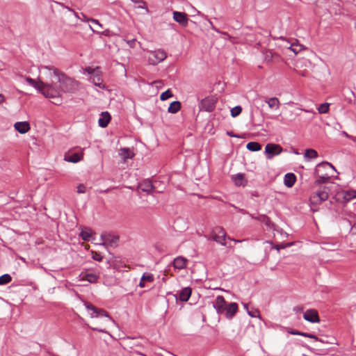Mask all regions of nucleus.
I'll list each match as a JSON object with an SVG mask.
<instances>
[{
  "label": "nucleus",
  "instance_id": "1",
  "mask_svg": "<svg viewBox=\"0 0 356 356\" xmlns=\"http://www.w3.org/2000/svg\"><path fill=\"white\" fill-rule=\"evenodd\" d=\"M43 68L47 70L45 74L49 77L50 83H44L40 79L35 80L31 77H26V81L46 98L51 99L53 104L60 105L63 102L62 90L59 88V83L54 82L56 78L52 71V67L44 66Z\"/></svg>",
  "mask_w": 356,
  "mask_h": 356
},
{
  "label": "nucleus",
  "instance_id": "2",
  "mask_svg": "<svg viewBox=\"0 0 356 356\" xmlns=\"http://www.w3.org/2000/svg\"><path fill=\"white\" fill-rule=\"evenodd\" d=\"M52 71L56 78L54 82L59 83V88L62 90V92L72 93L78 90L79 83L77 81L67 76L65 74L54 67H52Z\"/></svg>",
  "mask_w": 356,
  "mask_h": 356
},
{
  "label": "nucleus",
  "instance_id": "3",
  "mask_svg": "<svg viewBox=\"0 0 356 356\" xmlns=\"http://www.w3.org/2000/svg\"><path fill=\"white\" fill-rule=\"evenodd\" d=\"M86 307L90 311V316L92 318H99V322H94L92 330L100 332H105L104 326L112 319L104 309L97 308L90 303H86Z\"/></svg>",
  "mask_w": 356,
  "mask_h": 356
},
{
  "label": "nucleus",
  "instance_id": "4",
  "mask_svg": "<svg viewBox=\"0 0 356 356\" xmlns=\"http://www.w3.org/2000/svg\"><path fill=\"white\" fill-rule=\"evenodd\" d=\"M335 170L334 166L328 162H322L318 164L315 169L316 184L325 183L332 176L331 172Z\"/></svg>",
  "mask_w": 356,
  "mask_h": 356
},
{
  "label": "nucleus",
  "instance_id": "5",
  "mask_svg": "<svg viewBox=\"0 0 356 356\" xmlns=\"http://www.w3.org/2000/svg\"><path fill=\"white\" fill-rule=\"evenodd\" d=\"M330 186H322L310 197L312 204L317 205L327 200Z\"/></svg>",
  "mask_w": 356,
  "mask_h": 356
},
{
  "label": "nucleus",
  "instance_id": "6",
  "mask_svg": "<svg viewBox=\"0 0 356 356\" xmlns=\"http://www.w3.org/2000/svg\"><path fill=\"white\" fill-rule=\"evenodd\" d=\"M167 57L166 52L163 49L149 51L148 62L150 65H156L163 61Z\"/></svg>",
  "mask_w": 356,
  "mask_h": 356
},
{
  "label": "nucleus",
  "instance_id": "7",
  "mask_svg": "<svg viewBox=\"0 0 356 356\" xmlns=\"http://www.w3.org/2000/svg\"><path fill=\"white\" fill-rule=\"evenodd\" d=\"M356 198V190H341L336 193V199L338 202L346 203Z\"/></svg>",
  "mask_w": 356,
  "mask_h": 356
},
{
  "label": "nucleus",
  "instance_id": "8",
  "mask_svg": "<svg viewBox=\"0 0 356 356\" xmlns=\"http://www.w3.org/2000/svg\"><path fill=\"white\" fill-rule=\"evenodd\" d=\"M227 236V234L225 229L221 227H216L213 228L211 232V238L216 241V243L225 245V238Z\"/></svg>",
  "mask_w": 356,
  "mask_h": 356
},
{
  "label": "nucleus",
  "instance_id": "9",
  "mask_svg": "<svg viewBox=\"0 0 356 356\" xmlns=\"http://www.w3.org/2000/svg\"><path fill=\"white\" fill-rule=\"evenodd\" d=\"M283 151L281 145L274 143H268L265 147V152L268 154V159H272L274 156L280 154Z\"/></svg>",
  "mask_w": 356,
  "mask_h": 356
},
{
  "label": "nucleus",
  "instance_id": "10",
  "mask_svg": "<svg viewBox=\"0 0 356 356\" xmlns=\"http://www.w3.org/2000/svg\"><path fill=\"white\" fill-rule=\"evenodd\" d=\"M216 102L217 99L214 97H206L201 101L200 108L207 112H211L214 110Z\"/></svg>",
  "mask_w": 356,
  "mask_h": 356
},
{
  "label": "nucleus",
  "instance_id": "11",
  "mask_svg": "<svg viewBox=\"0 0 356 356\" xmlns=\"http://www.w3.org/2000/svg\"><path fill=\"white\" fill-rule=\"evenodd\" d=\"M304 319L311 323H319L320 318L318 314L315 309L307 310L303 315Z\"/></svg>",
  "mask_w": 356,
  "mask_h": 356
},
{
  "label": "nucleus",
  "instance_id": "12",
  "mask_svg": "<svg viewBox=\"0 0 356 356\" xmlns=\"http://www.w3.org/2000/svg\"><path fill=\"white\" fill-rule=\"evenodd\" d=\"M173 19L184 26H186L188 24V15L185 13L174 11L173 12Z\"/></svg>",
  "mask_w": 356,
  "mask_h": 356
},
{
  "label": "nucleus",
  "instance_id": "13",
  "mask_svg": "<svg viewBox=\"0 0 356 356\" xmlns=\"http://www.w3.org/2000/svg\"><path fill=\"white\" fill-rule=\"evenodd\" d=\"M238 311V305L236 302H231L227 304L225 309V313L226 318L231 319L234 317Z\"/></svg>",
  "mask_w": 356,
  "mask_h": 356
},
{
  "label": "nucleus",
  "instance_id": "14",
  "mask_svg": "<svg viewBox=\"0 0 356 356\" xmlns=\"http://www.w3.org/2000/svg\"><path fill=\"white\" fill-rule=\"evenodd\" d=\"M15 129L20 134H24L30 130V124L28 122H17L14 124Z\"/></svg>",
  "mask_w": 356,
  "mask_h": 356
},
{
  "label": "nucleus",
  "instance_id": "15",
  "mask_svg": "<svg viewBox=\"0 0 356 356\" xmlns=\"http://www.w3.org/2000/svg\"><path fill=\"white\" fill-rule=\"evenodd\" d=\"M227 304L225 301V298L222 296H217L216 299V305L215 307L218 313H222L225 312V309L227 307Z\"/></svg>",
  "mask_w": 356,
  "mask_h": 356
},
{
  "label": "nucleus",
  "instance_id": "16",
  "mask_svg": "<svg viewBox=\"0 0 356 356\" xmlns=\"http://www.w3.org/2000/svg\"><path fill=\"white\" fill-rule=\"evenodd\" d=\"M154 277L152 274L145 273H143V275H142V277L140 278L138 286L140 288H144L147 286V284H146L147 282L152 283L154 282Z\"/></svg>",
  "mask_w": 356,
  "mask_h": 356
},
{
  "label": "nucleus",
  "instance_id": "17",
  "mask_svg": "<svg viewBox=\"0 0 356 356\" xmlns=\"http://www.w3.org/2000/svg\"><path fill=\"white\" fill-rule=\"evenodd\" d=\"M111 119V115L108 112H102L101 114V117L98 120L99 125L101 127H106L108 126Z\"/></svg>",
  "mask_w": 356,
  "mask_h": 356
},
{
  "label": "nucleus",
  "instance_id": "18",
  "mask_svg": "<svg viewBox=\"0 0 356 356\" xmlns=\"http://www.w3.org/2000/svg\"><path fill=\"white\" fill-rule=\"evenodd\" d=\"M188 260L183 257H178L173 261V266L177 269H184L186 267Z\"/></svg>",
  "mask_w": 356,
  "mask_h": 356
},
{
  "label": "nucleus",
  "instance_id": "19",
  "mask_svg": "<svg viewBox=\"0 0 356 356\" xmlns=\"http://www.w3.org/2000/svg\"><path fill=\"white\" fill-rule=\"evenodd\" d=\"M81 280H87L90 283H95L99 279V275L95 273H86L80 275Z\"/></svg>",
  "mask_w": 356,
  "mask_h": 356
},
{
  "label": "nucleus",
  "instance_id": "20",
  "mask_svg": "<svg viewBox=\"0 0 356 356\" xmlns=\"http://www.w3.org/2000/svg\"><path fill=\"white\" fill-rule=\"evenodd\" d=\"M154 189V186L149 180H145L138 185V190L148 193H151Z\"/></svg>",
  "mask_w": 356,
  "mask_h": 356
},
{
  "label": "nucleus",
  "instance_id": "21",
  "mask_svg": "<svg viewBox=\"0 0 356 356\" xmlns=\"http://www.w3.org/2000/svg\"><path fill=\"white\" fill-rule=\"evenodd\" d=\"M296 181V177L293 173H287L284 176V184L288 188L292 187Z\"/></svg>",
  "mask_w": 356,
  "mask_h": 356
},
{
  "label": "nucleus",
  "instance_id": "22",
  "mask_svg": "<svg viewBox=\"0 0 356 356\" xmlns=\"http://www.w3.org/2000/svg\"><path fill=\"white\" fill-rule=\"evenodd\" d=\"M265 102L267 103L268 107L270 109H279L280 106V102L278 98L277 97H270L268 98L265 100Z\"/></svg>",
  "mask_w": 356,
  "mask_h": 356
},
{
  "label": "nucleus",
  "instance_id": "23",
  "mask_svg": "<svg viewBox=\"0 0 356 356\" xmlns=\"http://www.w3.org/2000/svg\"><path fill=\"white\" fill-rule=\"evenodd\" d=\"M83 154L81 153V154H78V153H74L71 155H65V161H67V162H71V163H77L79 161H80L81 160H82L83 159Z\"/></svg>",
  "mask_w": 356,
  "mask_h": 356
},
{
  "label": "nucleus",
  "instance_id": "24",
  "mask_svg": "<svg viewBox=\"0 0 356 356\" xmlns=\"http://www.w3.org/2000/svg\"><path fill=\"white\" fill-rule=\"evenodd\" d=\"M191 289L189 287L184 288L179 293V300L183 302H186L188 300L191 296Z\"/></svg>",
  "mask_w": 356,
  "mask_h": 356
},
{
  "label": "nucleus",
  "instance_id": "25",
  "mask_svg": "<svg viewBox=\"0 0 356 356\" xmlns=\"http://www.w3.org/2000/svg\"><path fill=\"white\" fill-rule=\"evenodd\" d=\"M232 179L234 181L235 185L238 186H245L246 184V181L243 174H238L233 176Z\"/></svg>",
  "mask_w": 356,
  "mask_h": 356
},
{
  "label": "nucleus",
  "instance_id": "26",
  "mask_svg": "<svg viewBox=\"0 0 356 356\" xmlns=\"http://www.w3.org/2000/svg\"><path fill=\"white\" fill-rule=\"evenodd\" d=\"M120 155L125 161L128 159H131L134 156V154L129 148H122L120 150Z\"/></svg>",
  "mask_w": 356,
  "mask_h": 356
},
{
  "label": "nucleus",
  "instance_id": "27",
  "mask_svg": "<svg viewBox=\"0 0 356 356\" xmlns=\"http://www.w3.org/2000/svg\"><path fill=\"white\" fill-rule=\"evenodd\" d=\"M181 109V103L179 101L172 102L168 109L170 113H176Z\"/></svg>",
  "mask_w": 356,
  "mask_h": 356
},
{
  "label": "nucleus",
  "instance_id": "28",
  "mask_svg": "<svg viewBox=\"0 0 356 356\" xmlns=\"http://www.w3.org/2000/svg\"><path fill=\"white\" fill-rule=\"evenodd\" d=\"M92 231L90 228H84L81 230L80 233V236L82 238L83 241H90V237L92 236Z\"/></svg>",
  "mask_w": 356,
  "mask_h": 356
},
{
  "label": "nucleus",
  "instance_id": "29",
  "mask_svg": "<svg viewBox=\"0 0 356 356\" xmlns=\"http://www.w3.org/2000/svg\"><path fill=\"white\" fill-rule=\"evenodd\" d=\"M248 150L252 152H257L261 149V145L257 142H250L246 145Z\"/></svg>",
  "mask_w": 356,
  "mask_h": 356
},
{
  "label": "nucleus",
  "instance_id": "30",
  "mask_svg": "<svg viewBox=\"0 0 356 356\" xmlns=\"http://www.w3.org/2000/svg\"><path fill=\"white\" fill-rule=\"evenodd\" d=\"M279 58V55L271 50H267L265 53V60L267 61H271L273 59H278Z\"/></svg>",
  "mask_w": 356,
  "mask_h": 356
},
{
  "label": "nucleus",
  "instance_id": "31",
  "mask_svg": "<svg viewBox=\"0 0 356 356\" xmlns=\"http://www.w3.org/2000/svg\"><path fill=\"white\" fill-rule=\"evenodd\" d=\"M318 156L317 152L314 149H307L305 152V157L308 159H315Z\"/></svg>",
  "mask_w": 356,
  "mask_h": 356
},
{
  "label": "nucleus",
  "instance_id": "32",
  "mask_svg": "<svg viewBox=\"0 0 356 356\" xmlns=\"http://www.w3.org/2000/svg\"><path fill=\"white\" fill-rule=\"evenodd\" d=\"M329 107H330L329 103L322 104L318 106V111L319 112V113H321V114L327 113L329 111Z\"/></svg>",
  "mask_w": 356,
  "mask_h": 356
},
{
  "label": "nucleus",
  "instance_id": "33",
  "mask_svg": "<svg viewBox=\"0 0 356 356\" xmlns=\"http://www.w3.org/2000/svg\"><path fill=\"white\" fill-rule=\"evenodd\" d=\"M242 112V107L240 106H236L232 108L230 111L231 115L233 118H236Z\"/></svg>",
  "mask_w": 356,
  "mask_h": 356
},
{
  "label": "nucleus",
  "instance_id": "34",
  "mask_svg": "<svg viewBox=\"0 0 356 356\" xmlns=\"http://www.w3.org/2000/svg\"><path fill=\"white\" fill-rule=\"evenodd\" d=\"M12 280V277L8 274H4L0 276V285H3L9 283Z\"/></svg>",
  "mask_w": 356,
  "mask_h": 356
},
{
  "label": "nucleus",
  "instance_id": "35",
  "mask_svg": "<svg viewBox=\"0 0 356 356\" xmlns=\"http://www.w3.org/2000/svg\"><path fill=\"white\" fill-rule=\"evenodd\" d=\"M90 21L95 25V28L90 26L92 31L99 33V30L102 29V24L97 19H90Z\"/></svg>",
  "mask_w": 356,
  "mask_h": 356
},
{
  "label": "nucleus",
  "instance_id": "36",
  "mask_svg": "<svg viewBox=\"0 0 356 356\" xmlns=\"http://www.w3.org/2000/svg\"><path fill=\"white\" fill-rule=\"evenodd\" d=\"M172 97V92L170 89H168L166 91H165L161 94L160 99L162 101H165Z\"/></svg>",
  "mask_w": 356,
  "mask_h": 356
},
{
  "label": "nucleus",
  "instance_id": "37",
  "mask_svg": "<svg viewBox=\"0 0 356 356\" xmlns=\"http://www.w3.org/2000/svg\"><path fill=\"white\" fill-rule=\"evenodd\" d=\"M289 49L294 52L296 54H297L299 51H300L303 47L302 45L298 44H291Z\"/></svg>",
  "mask_w": 356,
  "mask_h": 356
},
{
  "label": "nucleus",
  "instance_id": "38",
  "mask_svg": "<svg viewBox=\"0 0 356 356\" xmlns=\"http://www.w3.org/2000/svg\"><path fill=\"white\" fill-rule=\"evenodd\" d=\"M98 70H99L98 67H97L96 68H93L91 67H88L86 68V71L90 74H92L93 76H95L96 72L98 71Z\"/></svg>",
  "mask_w": 356,
  "mask_h": 356
},
{
  "label": "nucleus",
  "instance_id": "39",
  "mask_svg": "<svg viewBox=\"0 0 356 356\" xmlns=\"http://www.w3.org/2000/svg\"><path fill=\"white\" fill-rule=\"evenodd\" d=\"M92 259L94 260H96L98 261H101L102 260L103 257L99 253H98L97 252H92Z\"/></svg>",
  "mask_w": 356,
  "mask_h": 356
},
{
  "label": "nucleus",
  "instance_id": "40",
  "mask_svg": "<svg viewBox=\"0 0 356 356\" xmlns=\"http://www.w3.org/2000/svg\"><path fill=\"white\" fill-rule=\"evenodd\" d=\"M100 80H101V79H100V77H99L98 75H97V76H93V79H92V81H93V83H94L95 85H97V86H99L100 88H102V86H101V85H102V83H100V82H99V81H100Z\"/></svg>",
  "mask_w": 356,
  "mask_h": 356
},
{
  "label": "nucleus",
  "instance_id": "41",
  "mask_svg": "<svg viewBox=\"0 0 356 356\" xmlns=\"http://www.w3.org/2000/svg\"><path fill=\"white\" fill-rule=\"evenodd\" d=\"M248 313L252 317L261 318L259 311L257 310V309L255 310L254 312H250V311H248Z\"/></svg>",
  "mask_w": 356,
  "mask_h": 356
},
{
  "label": "nucleus",
  "instance_id": "42",
  "mask_svg": "<svg viewBox=\"0 0 356 356\" xmlns=\"http://www.w3.org/2000/svg\"><path fill=\"white\" fill-rule=\"evenodd\" d=\"M86 192V186L83 184H79L77 186V193H84Z\"/></svg>",
  "mask_w": 356,
  "mask_h": 356
},
{
  "label": "nucleus",
  "instance_id": "43",
  "mask_svg": "<svg viewBox=\"0 0 356 356\" xmlns=\"http://www.w3.org/2000/svg\"><path fill=\"white\" fill-rule=\"evenodd\" d=\"M288 332H289L291 334L300 335V336H302V334L304 333V332H299V331L293 330H290V329L288 330Z\"/></svg>",
  "mask_w": 356,
  "mask_h": 356
},
{
  "label": "nucleus",
  "instance_id": "44",
  "mask_svg": "<svg viewBox=\"0 0 356 356\" xmlns=\"http://www.w3.org/2000/svg\"><path fill=\"white\" fill-rule=\"evenodd\" d=\"M291 243H287L286 245H277L275 246V248L277 250H280V249L285 248L286 247L290 246Z\"/></svg>",
  "mask_w": 356,
  "mask_h": 356
},
{
  "label": "nucleus",
  "instance_id": "45",
  "mask_svg": "<svg viewBox=\"0 0 356 356\" xmlns=\"http://www.w3.org/2000/svg\"><path fill=\"white\" fill-rule=\"evenodd\" d=\"M136 40L135 39H133V40H127V44L129 45L130 47L133 48L135 47V44H136Z\"/></svg>",
  "mask_w": 356,
  "mask_h": 356
},
{
  "label": "nucleus",
  "instance_id": "46",
  "mask_svg": "<svg viewBox=\"0 0 356 356\" xmlns=\"http://www.w3.org/2000/svg\"><path fill=\"white\" fill-rule=\"evenodd\" d=\"M152 85H155L156 87H161V85H162V81H155L154 82H152Z\"/></svg>",
  "mask_w": 356,
  "mask_h": 356
},
{
  "label": "nucleus",
  "instance_id": "47",
  "mask_svg": "<svg viewBox=\"0 0 356 356\" xmlns=\"http://www.w3.org/2000/svg\"><path fill=\"white\" fill-rule=\"evenodd\" d=\"M140 1V3H142V5H140L138 6V8H145L147 10V8H146V3L143 1V0H139Z\"/></svg>",
  "mask_w": 356,
  "mask_h": 356
},
{
  "label": "nucleus",
  "instance_id": "48",
  "mask_svg": "<svg viewBox=\"0 0 356 356\" xmlns=\"http://www.w3.org/2000/svg\"><path fill=\"white\" fill-rule=\"evenodd\" d=\"M6 101V97L5 96L0 93V105H1L3 103H4Z\"/></svg>",
  "mask_w": 356,
  "mask_h": 356
},
{
  "label": "nucleus",
  "instance_id": "49",
  "mask_svg": "<svg viewBox=\"0 0 356 356\" xmlns=\"http://www.w3.org/2000/svg\"><path fill=\"white\" fill-rule=\"evenodd\" d=\"M303 337H309V338H311L312 339L313 337H314V335L312 334H309V333H306V332H304L303 334H302Z\"/></svg>",
  "mask_w": 356,
  "mask_h": 356
},
{
  "label": "nucleus",
  "instance_id": "50",
  "mask_svg": "<svg viewBox=\"0 0 356 356\" xmlns=\"http://www.w3.org/2000/svg\"><path fill=\"white\" fill-rule=\"evenodd\" d=\"M351 231L354 234H356V222L352 225Z\"/></svg>",
  "mask_w": 356,
  "mask_h": 356
},
{
  "label": "nucleus",
  "instance_id": "51",
  "mask_svg": "<svg viewBox=\"0 0 356 356\" xmlns=\"http://www.w3.org/2000/svg\"><path fill=\"white\" fill-rule=\"evenodd\" d=\"M346 216H348L349 218H353L355 215L353 213H352V212H348V213H346Z\"/></svg>",
  "mask_w": 356,
  "mask_h": 356
},
{
  "label": "nucleus",
  "instance_id": "52",
  "mask_svg": "<svg viewBox=\"0 0 356 356\" xmlns=\"http://www.w3.org/2000/svg\"><path fill=\"white\" fill-rule=\"evenodd\" d=\"M102 34L104 35H109V31L108 30H106L102 32Z\"/></svg>",
  "mask_w": 356,
  "mask_h": 356
},
{
  "label": "nucleus",
  "instance_id": "53",
  "mask_svg": "<svg viewBox=\"0 0 356 356\" xmlns=\"http://www.w3.org/2000/svg\"><path fill=\"white\" fill-rule=\"evenodd\" d=\"M312 339H315L316 341H321V339H319L316 336L314 335V337H313Z\"/></svg>",
  "mask_w": 356,
  "mask_h": 356
},
{
  "label": "nucleus",
  "instance_id": "54",
  "mask_svg": "<svg viewBox=\"0 0 356 356\" xmlns=\"http://www.w3.org/2000/svg\"><path fill=\"white\" fill-rule=\"evenodd\" d=\"M343 134L344 136H346V137H349L348 134L346 132H345V131L343 132Z\"/></svg>",
  "mask_w": 356,
  "mask_h": 356
},
{
  "label": "nucleus",
  "instance_id": "55",
  "mask_svg": "<svg viewBox=\"0 0 356 356\" xmlns=\"http://www.w3.org/2000/svg\"><path fill=\"white\" fill-rule=\"evenodd\" d=\"M228 238L230 239V240H233L235 242H240L241 241H238V240L232 239L229 237H228Z\"/></svg>",
  "mask_w": 356,
  "mask_h": 356
},
{
  "label": "nucleus",
  "instance_id": "56",
  "mask_svg": "<svg viewBox=\"0 0 356 356\" xmlns=\"http://www.w3.org/2000/svg\"><path fill=\"white\" fill-rule=\"evenodd\" d=\"M135 3H140V1L139 0H132Z\"/></svg>",
  "mask_w": 356,
  "mask_h": 356
},
{
  "label": "nucleus",
  "instance_id": "57",
  "mask_svg": "<svg viewBox=\"0 0 356 356\" xmlns=\"http://www.w3.org/2000/svg\"><path fill=\"white\" fill-rule=\"evenodd\" d=\"M118 237H115V238H114V240H113V241H118Z\"/></svg>",
  "mask_w": 356,
  "mask_h": 356
},
{
  "label": "nucleus",
  "instance_id": "58",
  "mask_svg": "<svg viewBox=\"0 0 356 356\" xmlns=\"http://www.w3.org/2000/svg\"><path fill=\"white\" fill-rule=\"evenodd\" d=\"M162 280H163V282H165V278L163 277Z\"/></svg>",
  "mask_w": 356,
  "mask_h": 356
},
{
  "label": "nucleus",
  "instance_id": "59",
  "mask_svg": "<svg viewBox=\"0 0 356 356\" xmlns=\"http://www.w3.org/2000/svg\"><path fill=\"white\" fill-rule=\"evenodd\" d=\"M355 210H356V202L355 203Z\"/></svg>",
  "mask_w": 356,
  "mask_h": 356
}]
</instances>
